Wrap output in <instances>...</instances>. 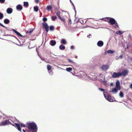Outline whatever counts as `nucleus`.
Returning a JSON list of instances; mask_svg holds the SVG:
<instances>
[{
    "label": "nucleus",
    "instance_id": "473e14b6",
    "mask_svg": "<svg viewBox=\"0 0 132 132\" xmlns=\"http://www.w3.org/2000/svg\"><path fill=\"white\" fill-rule=\"evenodd\" d=\"M59 18L63 22H65V20L64 18H61V16Z\"/></svg>",
    "mask_w": 132,
    "mask_h": 132
},
{
    "label": "nucleus",
    "instance_id": "7c9ffc66",
    "mask_svg": "<svg viewBox=\"0 0 132 132\" xmlns=\"http://www.w3.org/2000/svg\"><path fill=\"white\" fill-rule=\"evenodd\" d=\"M56 15L58 16V18L60 16V12L59 11H58L56 13Z\"/></svg>",
    "mask_w": 132,
    "mask_h": 132
},
{
    "label": "nucleus",
    "instance_id": "3c124183",
    "mask_svg": "<svg viewBox=\"0 0 132 132\" xmlns=\"http://www.w3.org/2000/svg\"><path fill=\"white\" fill-rule=\"evenodd\" d=\"M11 124L13 126H14V124H12V123H11Z\"/></svg>",
    "mask_w": 132,
    "mask_h": 132
},
{
    "label": "nucleus",
    "instance_id": "412c9836",
    "mask_svg": "<svg viewBox=\"0 0 132 132\" xmlns=\"http://www.w3.org/2000/svg\"><path fill=\"white\" fill-rule=\"evenodd\" d=\"M118 90L117 88H114L112 89L111 91L112 92L117 93L118 91Z\"/></svg>",
    "mask_w": 132,
    "mask_h": 132
},
{
    "label": "nucleus",
    "instance_id": "e433bc0d",
    "mask_svg": "<svg viewBox=\"0 0 132 132\" xmlns=\"http://www.w3.org/2000/svg\"><path fill=\"white\" fill-rule=\"evenodd\" d=\"M43 20L44 22H45L47 21V19L46 18H43Z\"/></svg>",
    "mask_w": 132,
    "mask_h": 132
},
{
    "label": "nucleus",
    "instance_id": "5701e85b",
    "mask_svg": "<svg viewBox=\"0 0 132 132\" xmlns=\"http://www.w3.org/2000/svg\"><path fill=\"white\" fill-rule=\"evenodd\" d=\"M34 11L35 12H37L38 10V6H34Z\"/></svg>",
    "mask_w": 132,
    "mask_h": 132
},
{
    "label": "nucleus",
    "instance_id": "49530a36",
    "mask_svg": "<svg viewBox=\"0 0 132 132\" xmlns=\"http://www.w3.org/2000/svg\"><path fill=\"white\" fill-rule=\"evenodd\" d=\"M119 57L121 58H122V55H120V56H119Z\"/></svg>",
    "mask_w": 132,
    "mask_h": 132
},
{
    "label": "nucleus",
    "instance_id": "72a5a7b5",
    "mask_svg": "<svg viewBox=\"0 0 132 132\" xmlns=\"http://www.w3.org/2000/svg\"><path fill=\"white\" fill-rule=\"evenodd\" d=\"M79 21L82 24H84L85 23V22L82 20H80Z\"/></svg>",
    "mask_w": 132,
    "mask_h": 132
},
{
    "label": "nucleus",
    "instance_id": "c03bdc74",
    "mask_svg": "<svg viewBox=\"0 0 132 132\" xmlns=\"http://www.w3.org/2000/svg\"><path fill=\"white\" fill-rule=\"evenodd\" d=\"M0 25L1 26H2V27H5V26H4L1 23H0Z\"/></svg>",
    "mask_w": 132,
    "mask_h": 132
},
{
    "label": "nucleus",
    "instance_id": "09e8293b",
    "mask_svg": "<svg viewBox=\"0 0 132 132\" xmlns=\"http://www.w3.org/2000/svg\"><path fill=\"white\" fill-rule=\"evenodd\" d=\"M90 21L89 20H86V22H89Z\"/></svg>",
    "mask_w": 132,
    "mask_h": 132
},
{
    "label": "nucleus",
    "instance_id": "dca6fc26",
    "mask_svg": "<svg viewBox=\"0 0 132 132\" xmlns=\"http://www.w3.org/2000/svg\"><path fill=\"white\" fill-rule=\"evenodd\" d=\"M110 18L109 17H106L103 18V20L107 22H109V20Z\"/></svg>",
    "mask_w": 132,
    "mask_h": 132
},
{
    "label": "nucleus",
    "instance_id": "c85d7f7f",
    "mask_svg": "<svg viewBox=\"0 0 132 132\" xmlns=\"http://www.w3.org/2000/svg\"><path fill=\"white\" fill-rule=\"evenodd\" d=\"M51 18L53 21H54L57 18V17L56 16H52Z\"/></svg>",
    "mask_w": 132,
    "mask_h": 132
},
{
    "label": "nucleus",
    "instance_id": "7ed1b4c3",
    "mask_svg": "<svg viewBox=\"0 0 132 132\" xmlns=\"http://www.w3.org/2000/svg\"><path fill=\"white\" fill-rule=\"evenodd\" d=\"M9 124H11V123L10 121L9 120H6L4 121H2L0 124V126H4L7 125Z\"/></svg>",
    "mask_w": 132,
    "mask_h": 132
},
{
    "label": "nucleus",
    "instance_id": "2eb2a0df",
    "mask_svg": "<svg viewBox=\"0 0 132 132\" xmlns=\"http://www.w3.org/2000/svg\"><path fill=\"white\" fill-rule=\"evenodd\" d=\"M56 42L55 40H51L50 44L52 46H53L56 44Z\"/></svg>",
    "mask_w": 132,
    "mask_h": 132
},
{
    "label": "nucleus",
    "instance_id": "4be33fe9",
    "mask_svg": "<svg viewBox=\"0 0 132 132\" xmlns=\"http://www.w3.org/2000/svg\"><path fill=\"white\" fill-rule=\"evenodd\" d=\"M61 43L64 44H66V42L64 39H62L61 40Z\"/></svg>",
    "mask_w": 132,
    "mask_h": 132
},
{
    "label": "nucleus",
    "instance_id": "c9c22d12",
    "mask_svg": "<svg viewBox=\"0 0 132 132\" xmlns=\"http://www.w3.org/2000/svg\"><path fill=\"white\" fill-rule=\"evenodd\" d=\"M116 33L117 34H122L121 32L120 31H117Z\"/></svg>",
    "mask_w": 132,
    "mask_h": 132
},
{
    "label": "nucleus",
    "instance_id": "f03ea898",
    "mask_svg": "<svg viewBox=\"0 0 132 132\" xmlns=\"http://www.w3.org/2000/svg\"><path fill=\"white\" fill-rule=\"evenodd\" d=\"M109 22L110 23V24L112 25L114 24V26H115V27H114L115 28H116V27H118L117 23L115 19L113 18H110L109 21Z\"/></svg>",
    "mask_w": 132,
    "mask_h": 132
},
{
    "label": "nucleus",
    "instance_id": "4c0bfd02",
    "mask_svg": "<svg viewBox=\"0 0 132 132\" xmlns=\"http://www.w3.org/2000/svg\"><path fill=\"white\" fill-rule=\"evenodd\" d=\"M5 1V0H0V3H4Z\"/></svg>",
    "mask_w": 132,
    "mask_h": 132
},
{
    "label": "nucleus",
    "instance_id": "ddd939ff",
    "mask_svg": "<svg viewBox=\"0 0 132 132\" xmlns=\"http://www.w3.org/2000/svg\"><path fill=\"white\" fill-rule=\"evenodd\" d=\"M15 125L16 127L17 128L18 130L19 131H21V129L20 128V124L18 123H15Z\"/></svg>",
    "mask_w": 132,
    "mask_h": 132
},
{
    "label": "nucleus",
    "instance_id": "a19ab883",
    "mask_svg": "<svg viewBox=\"0 0 132 132\" xmlns=\"http://www.w3.org/2000/svg\"><path fill=\"white\" fill-rule=\"evenodd\" d=\"M98 89L101 91H104L105 90V89L100 88H98Z\"/></svg>",
    "mask_w": 132,
    "mask_h": 132
},
{
    "label": "nucleus",
    "instance_id": "c756f323",
    "mask_svg": "<svg viewBox=\"0 0 132 132\" xmlns=\"http://www.w3.org/2000/svg\"><path fill=\"white\" fill-rule=\"evenodd\" d=\"M50 31H53L54 30V27L53 26H51L50 27Z\"/></svg>",
    "mask_w": 132,
    "mask_h": 132
},
{
    "label": "nucleus",
    "instance_id": "f257e3e1",
    "mask_svg": "<svg viewBox=\"0 0 132 132\" xmlns=\"http://www.w3.org/2000/svg\"><path fill=\"white\" fill-rule=\"evenodd\" d=\"M26 126L31 131H37V127L36 124L34 122H28L27 123Z\"/></svg>",
    "mask_w": 132,
    "mask_h": 132
},
{
    "label": "nucleus",
    "instance_id": "f8f14e48",
    "mask_svg": "<svg viewBox=\"0 0 132 132\" xmlns=\"http://www.w3.org/2000/svg\"><path fill=\"white\" fill-rule=\"evenodd\" d=\"M23 8V7L22 5L19 4L17 5L16 7V9L18 10H21Z\"/></svg>",
    "mask_w": 132,
    "mask_h": 132
},
{
    "label": "nucleus",
    "instance_id": "bb28decb",
    "mask_svg": "<svg viewBox=\"0 0 132 132\" xmlns=\"http://www.w3.org/2000/svg\"><path fill=\"white\" fill-rule=\"evenodd\" d=\"M67 71L70 72L72 70V68H66V69Z\"/></svg>",
    "mask_w": 132,
    "mask_h": 132
},
{
    "label": "nucleus",
    "instance_id": "9b49d317",
    "mask_svg": "<svg viewBox=\"0 0 132 132\" xmlns=\"http://www.w3.org/2000/svg\"><path fill=\"white\" fill-rule=\"evenodd\" d=\"M13 31L15 32L18 36H20L21 37H26V36H23L21 34H20L19 32L15 30L14 29H13Z\"/></svg>",
    "mask_w": 132,
    "mask_h": 132
},
{
    "label": "nucleus",
    "instance_id": "aec40b11",
    "mask_svg": "<svg viewBox=\"0 0 132 132\" xmlns=\"http://www.w3.org/2000/svg\"><path fill=\"white\" fill-rule=\"evenodd\" d=\"M59 48L61 50H64L65 48V47L64 46L61 45L59 46Z\"/></svg>",
    "mask_w": 132,
    "mask_h": 132
},
{
    "label": "nucleus",
    "instance_id": "2f4dec72",
    "mask_svg": "<svg viewBox=\"0 0 132 132\" xmlns=\"http://www.w3.org/2000/svg\"><path fill=\"white\" fill-rule=\"evenodd\" d=\"M4 16V15L2 13L0 12V19H1L3 18Z\"/></svg>",
    "mask_w": 132,
    "mask_h": 132
},
{
    "label": "nucleus",
    "instance_id": "b1692460",
    "mask_svg": "<svg viewBox=\"0 0 132 132\" xmlns=\"http://www.w3.org/2000/svg\"><path fill=\"white\" fill-rule=\"evenodd\" d=\"M47 67L48 71H50L52 67L51 65H48L47 66Z\"/></svg>",
    "mask_w": 132,
    "mask_h": 132
},
{
    "label": "nucleus",
    "instance_id": "393cba45",
    "mask_svg": "<svg viewBox=\"0 0 132 132\" xmlns=\"http://www.w3.org/2000/svg\"><path fill=\"white\" fill-rule=\"evenodd\" d=\"M114 52V51L111 50H109L107 51V53L109 54H112Z\"/></svg>",
    "mask_w": 132,
    "mask_h": 132
},
{
    "label": "nucleus",
    "instance_id": "f704fd0d",
    "mask_svg": "<svg viewBox=\"0 0 132 132\" xmlns=\"http://www.w3.org/2000/svg\"><path fill=\"white\" fill-rule=\"evenodd\" d=\"M67 60L69 62L71 63H73V64L74 63V62L73 61L71 60L70 59H67Z\"/></svg>",
    "mask_w": 132,
    "mask_h": 132
},
{
    "label": "nucleus",
    "instance_id": "20e7f679",
    "mask_svg": "<svg viewBox=\"0 0 132 132\" xmlns=\"http://www.w3.org/2000/svg\"><path fill=\"white\" fill-rule=\"evenodd\" d=\"M121 74V73L120 72H118L117 73L116 72H114L112 75V77L114 78H118L122 76Z\"/></svg>",
    "mask_w": 132,
    "mask_h": 132
},
{
    "label": "nucleus",
    "instance_id": "39448f33",
    "mask_svg": "<svg viewBox=\"0 0 132 132\" xmlns=\"http://www.w3.org/2000/svg\"><path fill=\"white\" fill-rule=\"evenodd\" d=\"M105 97L106 99L109 102H112L114 101L113 99L114 98L109 95H108Z\"/></svg>",
    "mask_w": 132,
    "mask_h": 132
},
{
    "label": "nucleus",
    "instance_id": "cd10ccee",
    "mask_svg": "<svg viewBox=\"0 0 132 132\" xmlns=\"http://www.w3.org/2000/svg\"><path fill=\"white\" fill-rule=\"evenodd\" d=\"M119 95L121 97H123V92H120L119 93Z\"/></svg>",
    "mask_w": 132,
    "mask_h": 132
},
{
    "label": "nucleus",
    "instance_id": "6ab92c4d",
    "mask_svg": "<svg viewBox=\"0 0 132 132\" xmlns=\"http://www.w3.org/2000/svg\"><path fill=\"white\" fill-rule=\"evenodd\" d=\"M4 22L6 24H7L9 23L10 21L8 19H4Z\"/></svg>",
    "mask_w": 132,
    "mask_h": 132
},
{
    "label": "nucleus",
    "instance_id": "79ce46f5",
    "mask_svg": "<svg viewBox=\"0 0 132 132\" xmlns=\"http://www.w3.org/2000/svg\"><path fill=\"white\" fill-rule=\"evenodd\" d=\"M70 48L71 49H73L74 48V46H71Z\"/></svg>",
    "mask_w": 132,
    "mask_h": 132
},
{
    "label": "nucleus",
    "instance_id": "0eeeda50",
    "mask_svg": "<svg viewBox=\"0 0 132 132\" xmlns=\"http://www.w3.org/2000/svg\"><path fill=\"white\" fill-rule=\"evenodd\" d=\"M116 87L118 90H120L121 89L120 86V83L119 81L118 80L116 82Z\"/></svg>",
    "mask_w": 132,
    "mask_h": 132
},
{
    "label": "nucleus",
    "instance_id": "58836bf2",
    "mask_svg": "<svg viewBox=\"0 0 132 132\" xmlns=\"http://www.w3.org/2000/svg\"><path fill=\"white\" fill-rule=\"evenodd\" d=\"M20 127H25L26 126L25 125H23L22 123H21L20 124Z\"/></svg>",
    "mask_w": 132,
    "mask_h": 132
},
{
    "label": "nucleus",
    "instance_id": "6e6552de",
    "mask_svg": "<svg viewBox=\"0 0 132 132\" xmlns=\"http://www.w3.org/2000/svg\"><path fill=\"white\" fill-rule=\"evenodd\" d=\"M128 71L126 70H125L121 73L122 76H125L128 73Z\"/></svg>",
    "mask_w": 132,
    "mask_h": 132
},
{
    "label": "nucleus",
    "instance_id": "9d476101",
    "mask_svg": "<svg viewBox=\"0 0 132 132\" xmlns=\"http://www.w3.org/2000/svg\"><path fill=\"white\" fill-rule=\"evenodd\" d=\"M109 67V66L108 65H104L102 67L101 69L103 70H106L108 69Z\"/></svg>",
    "mask_w": 132,
    "mask_h": 132
},
{
    "label": "nucleus",
    "instance_id": "4468645a",
    "mask_svg": "<svg viewBox=\"0 0 132 132\" xmlns=\"http://www.w3.org/2000/svg\"><path fill=\"white\" fill-rule=\"evenodd\" d=\"M12 9L11 8H9L6 10V12L7 13L9 14L11 13L12 12Z\"/></svg>",
    "mask_w": 132,
    "mask_h": 132
},
{
    "label": "nucleus",
    "instance_id": "a211bd4d",
    "mask_svg": "<svg viewBox=\"0 0 132 132\" xmlns=\"http://www.w3.org/2000/svg\"><path fill=\"white\" fill-rule=\"evenodd\" d=\"M33 29H29V30L26 32V34H27L28 33L30 34V33H31L33 32Z\"/></svg>",
    "mask_w": 132,
    "mask_h": 132
},
{
    "label": "nucleus",
    "instance_id": "37998d69",
    "mask_svg": "<svg viewBox=\"0 0 132 132\" xmlns=\"http://www.w3.org/2000/svg\"><path fill=\"white\" fill-rule=\"evenodd\" d=\"M35 2L37 3H38L39 2V1L38 0H35Z\"/></svg>",
    "mask_w": 132,
    "mask_h": 132
},
{
    "label": "nucleus",
    "instance_id": "a878e982",
    "mask_svg": "<svg viewBox=\"0 0 132 132\" xmlns=\"http://www.w3.org/2000/svg\"><path fill=\"white\" fill-rule=\"evenodd\" d=\"M52 8V6L51 5H48L47 7V9L48 11L51 10Z\"/></svg>",
    "mask_w": 132,
    "mask_h": 132
},
{
    "label": "nucleus",
    "instance_id": "a18cd8bd",
    "mask_svg": "<svg viewBox=\"0 0 132 132\" xmlns=\"http://www.w3.org/2000/svg\"><path fill=\"white\" fill-rule=\"evenodd\" d=\"M130 88L132 89V83L130 85Z\"/></svg>",
    "mask_w": 132,
    "mask_h": 132
},
{
    "label": "nucleus",
    "instance_id": "1a4fd4ad",
    "mask_svg": "<svg viewBox=\"0 0 132 132\" xmlns=\"http://www.w3.org/2000/svg\"><path fill=\"white\" fill-rule=\"evenodd\" d=\"M97 44L98 46L101 47L103 45L104 43L103 41L100 40L97 42Z\"/></svg>",
    "mask_w": 132,
    "mask_h": 132
},
{
    "label": "nucleus",
    "instance_id": "ea45409f",
    "mask_svg": "<svg viewBox=\"0 0 132 132\" xmlns=\"http://www.w3.org/2000/svg\"><path fill=\"white\" fill-rule=\"evenodd\" d=\"M69 23L70 24H71V19H69Z\"/></svg>",
    "mask_w": 132,
    "mask_h": 132
},
{
    "label": "nucleus",
    "instance_id": "f3484780",
    "mask_svg": "<svg viewBox=\"0 0 132 132\" xmlns=\"http://www.w3.org/2000/svg\"><path fill=\"white\" fill-rule=\"evenodd\" d=\"M23 4V6H26L27 7L29 6V5L28 2H24Z\"/></svg>",
    "mask_w": 132,
    "mask_h": 132
},
{
    "label": "nucleus",
    "instance_id": "423d86ee",
    "mask_svg": "<svg viewBox=\"0 0 132 132\" xmlns=\"http://www.w3.org/2000/svg\"><path fill=\"white\" fill-rule=\"evenodd\" d=\"M44 28L45 29L46 32H48L49 31V26L47 23L45 22L42 23Z\"/></svg>",
    "mask_w": 132,
    "mask_h": 132
},
{
    "label": "nucleus",
    "instance_id": "8fccbe9b",
    "mask_svg": "<svg viewBox=\"0 0 132 132\" xmlns=\"http://www.w3.org/2000/svg\"><path fill=\"white\" fill-rule=\"evenodd\" d=\"M23 132H26V131L24 129H23Z\"/></svg>",
    "mask_w": 132,
    "mask_h": 132
},
{
    "label": "nucleus",
    "instance_id": "de8ad7c7",
    "mask_svg": "<svg viewBox=\"0 0 132 132\" xmlns=\"http://www.w3.org/2000/svg\"><path fill=\"white\" fill-rule=\"evenodd\" d=\"M91 35V34H89V35L87 36V37H88L89 36H90Z\"/></svg>",
    "mask_w": 132,
    "mask_h": 132
}]
</instances>
